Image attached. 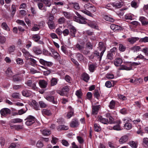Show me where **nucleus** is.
Wrapping results in <instances>:
<instances>
[{
  "label": "nucleus",
  "instance_id": "nucleus-1",
  "mask_svg": "<svg viewBox=\"0 0 148 148\" xmlns=\"http://www.w3.org/2000/svg\"><path fill=\"white\" fill-rule=\"evenodd\" d=\"M25 120L26 121L25 124L27 126H30L35 123L36 119L34 116L29 115L25 119Z\"/></svg>",
  "mask_w": 148,
  "mask_h": 148
},
{
  "label": "nucleus",
  "instance_id": "nucleus-2",
  "mask_svg": "<svg viewBox=\"0 0 148 148\" xmlns=\"http://www.w3.org/2000/svg\"><path fill=\"white\" fill-rule=\"evenodd\" d=\"M10 113V110L8 108L2 109L0 111V113L2 116H5Z\"/></svg>",
  "mask_w": 148,
  "mask_h": 148
},
{
  "label": "nucleus",
  "instance_id": "nucleus-3",
  "mask_svg": "<svg viewBox=\"0 0 148 148\" xmlns=\"http://www.w3.org/2000/svg\"><path fill=\"white\" fill-rule=\"evenodd\" d=\"M100 108V105L92 106V114L94 115L97 114Z\"/></svg>",
  "mask_w": 148,
  "mask_h": 148
},
{
  "label": "nucleus",
  "instance_id": "nucleus-4",
  "mask_svg": "<svg viewBox=\"0 0 148 148\" xmlns=\"http://www.w3.org/2000/svg\"><path fill=\"white\" fill-rule=\"evenodd\" d=\"M93 53L94 54V56L91 55L90 56V58H92L93 59L94 58V57H96L98 58H99V60H101L102 58V57L103 56H101V53H100L97 50H95L93 52Z\"/></svg>",
  "mask_w": 148,
  "mask_h": 148
},
{
  "label": "nucleus",
  "instance_id": "nucleus-5",
  "mask_svg": "<svg viewBox=\"0 0 148 148\" xmlns=\"http://www.w3.org/2000/svg\"><path fill=\"white\" fill-rule=\"evenodd\" d=\"M40 86L42 88H46L47 85V82L44 80H40L38 82Z\"/></svg>",
  "mask_w": 148,
  "mask_h": 148
},
{
  "label": "nucleus",
  "instance_id": "nucleus-6",
  "mask_svg": "<svg viewBox=\"0 0 148 148\" xmlns=\"http://www.w3.org/2000/svg\"><path fill=\"white\" fill-rule=\"evenodd\" d=\"M79 125L78 120L76 119H73L70 123V126L72 127H75Z\"/></svg>",
  "mask_w": 148,
  "mask_h": 148
},
{
  "label": "nucleus",
  "instance_id": "nucleus-7",
  "mask_svg": "<svg viewBox=\"0 0 148 148\" xmlns=\"http://www.w3.org/2000/svg\"><path fill=\"white\" fill-rule=\"evenodd\" d=\"M99 47L100 51H101V56L103 55L104 52L106 50L105 46L104 45L102 42H100L99 44Z\"/></svg>",
  "mask_w": 148,
  "mask_h": 148
},
{
  "label": "nucleus",
  "instance_id": "nucleus-8",
  "mask_svg": "<svg viewBox=\"0 0 148 148\" xmlns=\"http://www.w3.org/2000/svg\"><path fill=\"white\" fill-rule=\"evenodd\" d=\"M45 98L47 100L52 102L53 104H56L58 103L57 101H55L54 97L51 95H47Z\"/></svg>",
  "mask_w": 148,
  "mask_h": 148
},
{
  "label": "nucleus",
  "instance_id": "nucleus-9",
  "mask_svg": "<svg viewBox=\"0 0 148 148\" xmlns=\"http://www.w3.org/2000/svg\"><path fill=\"white\" fill-rule=\"evenodd\" d=\"M41 112L43 115H45L47 116H50L52 114L50 110L46 109H42Z\"/></svg>",
  "mask_w": 148,
  "mask_h": 148
},
{
  "label": "nucleus",
  "instance_id": "nucleus-10",
  "mask_svg": "<svg viewBox=\"0 0 148 148\" xmlns=\"http://www.w3.org/2000/svg\"><path fill=\"white\" fill-rule=\"evenodd\" d=\"M123 62L122 59L120 58H118L115 59L114 64L116 66H120Z\"/></svg>",
  "mask_w": 148,
  "mask_h": 148
},
{
  "label": "nucleus",
  "instance_id": "nucleus-11",
  "mask_svg": "<svg viewBox=\"0 0 148 148\" xmlns=\"http://www.w3.org/2000/svg\"><path fill=\"white\" fill-rule=\"evenodd\" d=\"M128 137L127 135L123 136L121 137L119 139V142L120 144H123L127 141L128 140Z\"/></svg>",
  "mask_w": 148,
  "mask_h": 148
},
{
  "label": "nucleus",
  "instance_id": "nucleus-12",
  "mask_svg": "<svg viewBox=\"0 0 148 148\" xmlns=\"http://www.w3.org/2000/svg\"><path fill=\"white\" fill-rule=\"evenodd\" d=\"M98 121L104 124H107L109 123L108 120L107 119L103 118L101 116L98 117Z\"/></svg>",
  "mask_w": 148,
  "mask_h": 148
},
{
  "label": "nucleus",
  "instance_id": "nucleus-13",
  "mask_svg": "<svg viewBox=\"0 0 148 148\" xmlns=\"http://www.w3.org/2000/svg\"><path fill=\"white\" fill-rule=\"evenodd\" d=\"M40 131L42 134L44 136H48L51 133V132L49 130L47 129H41Z\"/></svg>",
  "mask_w": 148,
  "mask_h": 148
},
{
  "label": "nucleus",
  "instance_id": "nucleus-14",
  "mask_svg": "<svg viewBox=\"0 0 148 148\" xmlns=\"http://www.w3.org/2000/svg\"><path fill=\"white\" fill-rule=\"evenodd\" d=\"M38 6L39 8L41 10H43V12H45L47 11L46 7L44 6L43 3L40 2L38 4Z\"/></svg>",
  "mask_w": 148,
  "mask_h": 148
},
{
  "label": "nucleus",
  "instance_id": "nucleus-15",
  "mask_svg": "<svg viewBox=\"0 0 148 148\" xmlns=\"http://www.w3.org/2000/svg\"><path fill=\"white\" fill-rule=\"evenodd\" d=\"M139 39V38L138 37H131L128 38L127 40L130 43L133 44Z\"/></svg>",
  "mask_w": 148,
  "mask_h": 148
},
{
  "label": "nucleus",
  "instance_id": "nucleus-16",
  "mask_svg": "<svg viewBox=\"0 0 148 148\" xmlns=\"http://www.w3.org/2000/svg\"><path fill=\"white\" fill-rule=\"evenodd\" d=\"M69 29L71 36L73 37H75L76 30L75 27L73 26H71L70 27Z\"/></svg>",
  "mask_w": 148,
  "mask_h": 148
},
{
  "label": "nucleus",
  "instance_id": "nucleus-17",
  "mask_svg": "<svg viewBox=\"0 0 148 148\" xmlns=\"http://www.w3.org/2000/svg\"><path fill=\"white\" fill-rule=\"evenodd\" d=\"M45 5L46 7H49L51 5V1L49 0H41V1Z\"/></svg>",
  "mask_w": 148,
  "mask_h": 148
},
{
  "label": "nucleus",
  "instance_id": "nucleus-18",
  "mask_svg": "<svg viewBox=\"0 0 148 148\" xmlns=\"http://www.w3.org/2000/svg\"><path fill=\"white\" fill-rule=\"evenodd\" d=\"M130 146L132 148H137V147L138 142L137 141H132L128 143Z\"/></svg>",
  "mask_w": 148,
  "mask_h": 148
},
{
  "label": "nucleus",
  "instance_id": "nucleus-19",
  "mask_svg": "<svg viewBox=\"0 0 148 148\" xmlns=\"http://www.w3.org/2000/svg\"><path fill=\"white\" fill-rule=\"evenodd\" d=\"M33 50L36 54L38 55L41 54L42 53V50L37 47H33Z\"/></svg>",
  "mask_w": 148,
  "mask_h": 148
},
{
  "label": "nucleus",
  "instance_id": "nucleus-20",
  "mask_svg": "<svg viewBox=\"0 0 148 148\" xmlns=\"http://www.w3.org/2000/svg\"><path fill=\"white\" fill-rule=\"evenodd\" d=\"M113 6L116 8H121L123 5L122 3L120 2H116L112 4Z\"/></svg>",
  "mask_w": 148,
  "mask_h": 148
},
{
  "label": "nucleus",
  "instance_id": "nucleus-21",
  "mask_svg": "<svg viewBox=\"0 0 148 148\" xmlns=\"http://www.w3.org/2000/svg\"><path fill=\"white\" fill-rule=\"evenodd\" d=\"M47 24L50 29H53L55 28V25L54 21H48Z\"/></svg>",
  "mask_w": 148,
  "mask_h": 148
},
{
  "label": "nucleus",
  "instance_id": "nucleus-22",
  "mask_svg": "<svg viewBox=\"0 0 148 148\" xmlns=\"http://www.w3.org/2000/svg\"><path fill=\"white\" fill-rule=\"evenodd\" d=\"M132 69V66L130 67H127L125 65H122L119 68V70H125L127 71L130 70Z\"/></svg>",
  "mask_w": 148,
  "mask_h": 148
},
{
  "label": "nucleus",
  "instance_id": "nucleus-23",
  "mask_svg": "<svg viewBox=\"0 0 148 148\" xmlns=\"http://www.w3.org/2000/svg\"><path fill=\"white\" fill-rule=\"evenodd\" d=\"M145 18L143 16L139 18V20L143 25H146L148 24V22L145 21Z\"/></svg>",
  "mask_w": 148,
  "mask_h": 148
},
{
  "label": "nucleus",
  "instance_id": "nucleus-24",
  "mask_svg": "<svg viewBox=\"0 0 148 148\" xmlns=\"http://www.w3.org/2000/svg\"><path fill=\"white\" fill-rule=\"evenodd\" d=\"M143 47V46L141 45L140 46H134L132 47L131 49L134 52H135L138 51H141V47Z\"/></svg>",
  "mask_w": 148,
  "mask_h": 148
},
{
  "label": "nucleus",
  "instance_id": "nucleus-25",
  "mask_svg": "<svg viewBox=\"0 0 148 148\" xmlns=\"http://www.w3.org/2000/svg\"><path fill=\"white\" fill-rule=\"evenodd\" d=\"M69 108L70 109V111L67 113L66 116L68 118H70L73 114V110L71 106H69Z\"/></svg>",
  "mask_w": 148,
  "mask_h": 148
},
{
  "label": "nucleus",
  "instance_id": "nucleus-26",
  "mask_svg": "<svg viewBox=\"0 0 148 148\" xmlns=\"http://www.w3.org/2000/svg\"><path fill=\"white\" fill-rule=\"evenodd\" d=\"M68 127L64 125H59L57 127V129L58 131L66 130L68 129Z\"/></svg>",
  "mask_w": 148,
  "mask_h": 148
},
{
  "label": "nucleus",
  "instance_id": "nucleus-27",
  "mask_svg": "<svg viewBox=\"0 0 148 148\" xmlns=\"http://www.w3.org/2000/svg\"><path fill=\"white\" fill-rule=\"evenodd\" d=\"M16 48L15 46L12 45L10 46L8 49V51L9 53H11L13 52L15 50Z\"/></svg>",
  "mask_w": 148,
  "mask_h": 148
},
{
  "label": "nucleus",
  "instance_id": "nucleus-28",
  "mask_svg": "<svg viewBox=\"0 0 148 148\" xmlns=\"http://www.w3.org/2000/svg\"><path fill=\"white\" fill-rule=\"evenodd\" d=\"M81 11L82 12L88 16L91 17L93 16V14L90 11L86 9H82Z\"/></svg>",
  "mask_w": 148,
  "mask_h": 148
},
{
  "label": "nucleus",
  "instance_id": "nucleus-29",
  "mask_svg": "<svg viewBox=\"0 0 148 148\" xmlns=\"http://www.w3.org/2000/svg\"><path fill=\"white\" fill-rule=\"evenodd\" d=\"M1 26L3 29L6 31H9L10 30L9 27L8 26L7 23L5 22L2 23L1 24Z\"/></svg>",
  "mask_w": 148,
  "mask_h": 148
},
{
  "label": "nucleus",
  "instance_id": "nucleus-30",
  "mask_svg": "<svg viewBox=\"0 0 148 148\" xmlns=\"http://www.w3.org/2000/svg\"><path fill=\"white\" fill-rule=\"evenodd\" d=\"M22 94L23 96L26 97H29L31 95L30 92L26 90H23Z\"/></svg>",
  "mask_w": 148,
  "mask_h": 148
},
{
  "label": "nucleus",
  "instance_id": "nucleus-31",
  "mask_svg": "<svg viewBox=\"0 0 148 148\" xmlns=\"http://www.w3.org/2000/svg\"><path fill=\"white\" fill-rule=\"evenodd\" d=\"M110 27L112 29L115 31L120 29L121 28L120 26L114 24H112L110 26Z\"/></svg>",
  "mask_w": 148,
  "mask_h": 148
},
{
  "label": "nucleus",
  "instance_id": "nucleus-32",
  "mask_svg": "<svg viewBox=\"0 0 148 148\" xmlns=\"http://www.w3.org/2000/svg\"><path fill=\"white\" fill-rule=\"evenodd\" d=\"M83 79L84 81L87 82L89 79V77L86 73H84L82 75Z\"/></svg>",
  "mask_w": 148,
  "mask_h": 148
},
{
  "label": "nucleus",
  "instance_id": "nucleus-33",
  "mask_svg": "<svg viewBox=\"0 0 148 148\" xmlns=\"http://www.w3.org/2000/svg\"><path fill=\"white\" fill-rule=\"evenodd\" d=\"M32 38V39L36 42L38 41L40 38V36L38 34L34 35Z\"/></svg>",
  "mask_w": 148,
  "mask_h": 148
},
{
  "label": "nucleus",
  "instance_id": "nucleus-34",
  "mask_svg": "<svg viewBox=\"0 0 148 148\" xmlns=\"http://www.w3.org/2000/svg\"><path fill=\"white\" fill-rule=\"evenodd\" d=\"M94 130L95 131L99 132L101 130V127L99 124L95 123L94 124Z\"/></svg>",
  "mask_w": 148,
  "mask_h": 148
},
{
  "label": "nucleus",
  "instance_id": "nucleus-35",
  "mask_svg": "<svg viewBox=\"0 0 148 148\" xmlns=\"http://www.w3.org/2000/svg\"><path fill=\"white\" fill-rule=\"evenodd\" d=\"M23 121V120L19 118L13 119L11 120V122L12 123H20Z\"/></svg>",
  "mask_w": 148,
  "mask_h": 148
},
{
  "label": "nucleus",
  "instance_id": "nucleus-36",
  "mask_svg": "<svg viewBox=\"0 0 148 148\" xmlns=\"http://www.w3.org/2000/svg\"><path fill=\"white\" fill-rule=\"evenodd\" d=\"M39 104L41 108H44L47 107L48 105L42 101H40L39 102Z\"/></svg>",
  "mask_w": 148,
  "mask_h": 148
},
{
  "label": "nucleus",
  "instance_id": "nucleus-37",
  "mask_svg": "<svg viewBox=\"0 0 148 148\" xmlns=\"http://www.w3.org/2000/svg\"><path fill=\"white\" fill-rule=\"evenodd\" d=\"M115 54V53L109 52L107 56V58L110 60H112L113 58V56Z\"/></svg>",
  "mask_w": 148,
  "mask_h": 148
},
{
  "label": "nucleus",
  "instance_id": "nucleus-38",
  "mask_svg": "<svg viewBox=\"0 0 148 148\" xmlns=\"http://www.w3.org/2000/svg\"><path fill=\"white\" fill-rule=\"evenodd\" d=\"M84 45H80L79 44H77L76 45V48L81 52L84 49Z\"/></svg>",
  "mask_w": 148,
  "mask_h": 148
},
{
  "label": "nucleus",
  "instance_id": "nucleus-39",
  "mask_svg": "<svg viewBox=\"0 0 148 148\" xmlns=\"http://www.w3.org/2000/svg\"><path fill=\"white\" fill-rule=\"evenodd\" d=\"M57 83V79L55 78H53L51 80V86H54Z\"/></svg>",
  "mask_w": 148,
  "mask_h": 148
},
{
  "label": "nucleus",
  "instance_id": "nucleus-40",
  "mask_svg": "<svg viewBox=\"0 0 148 148\" xmlns=\"http://www.w3.org/2000/svg\"><path fill=\"white\" fill-rule=\"evenodd\" d=\"M7 75L8 77H10L12 75V72L11 70V69L10 68H8L7 70L6 71Z\"/></svg>",
  "mask_w": 148,
  "mask_h": 148
},
{
  "label": "nucleus",
  "instance_id": "nucleus-41",
  "mask_svg": "<svg viewBox=\"0 0 148 148\" xmlns=\"http://www.w3.org/2000/svg\"><path fill=\"white\" fill-rule=\"evenodd\" d=\"M33 103L34 109L36 110H40L38 103L34 100L33 101Z\"/></svg>",
  "mask_w": 148,
  "mask_h": 148
},
{
  "label": "nucleus",
  "instance_id": "nucleus-42",
  "mask_svg": "<svg viewBox=\"0 0 148 148\" xmlns=\"http://www.w3.org/2000/svg\"><path fill=\"white\" fill-rule=\"evenodd\" d=\"M89 25L91 27L95 29H97L98 28V26L97 24L93 22H90L89 24Z\"/></svg>",
  "mask_w": 148,
  "mask_h": 148
},
{
  "label": "nucleus",
  "instance_id": "nucleus-43",
  "mask_svg": "<svg viewBox=\"0 0 148 148\" xmlns=\"http://www.w3.org/2000/svg\"><path fill=\"white\" fill-rule=\"evenodd\" d=\"M104 18L106 21L111 22H113L114 21V20L113 18L110 17L107 15L105 16H104Z\"/></svg>",
  "mask_w": 148,
  "mask_h": 148
},
{
  "label": "nucleus",
  "instance_id": "nucleus-44",
  "mask_svg": "<svg viewBox=\"0 0 148 148\" xmlns=\"http://www.w3.org/2000/svg\"><path fill=\"white\" fill-rule=\"evenodd\" d=\"M124 127L127 130H129L132 128V124L130 123H127L125 124Z\"/></svg>",
  "mask_w": 148,
  "mask_h": 148
},
{
  "label": "nucleus",
  "instance_id": "nucleus-45",
  "mask_svg": "<svg viewBox=\"0 0 148 148\" xmlns=\"http://www.w3.org/2000/svg\"><path fill=\"white\" fill-rule=\"evenodd\" d=\"M94 96L97 99H99L100 95L98 90H95L94 91Z\"/></svg>",
  "mask_w": 148,
  "mask_h": 148
},
{
  "label": "nucleus",
  "instance_id": "nucleus-46",
  "mask_svg": "<svg viewBox=\"0 0 148 148\" xmlns=\"http://www.w3.org/2000/svg\"><path fill=\"white\" fill-rule=\"evenodd\" d=\"M76 58L79 60H81L83 59V56L82 54L80 53H77L76 55Z\"/></svg>",
  "mask_w": 148,
  "mask_h": 148
},
{
  "label": "nucleus",
  "instance_id": "nucleus-47",
  "mask_svg": "<svg viewBox=\"0 0 148 148\" xmlns=\"http://www.w3.org/2000/svg\"><path fill=\"white\" fill-rule=\"evenodd\" d=\"M143 143L144 146L145 147H148V138H144L143 139Z\"/></svg>",
  "mask_w": 148,
  "mask_h": 148
},
{
  "label": "nucleus",
  "instance_id": "nucleus-48",
  "mask_svg": "<svg viewBox=\"0 0 148 148\" xmlns=\"http://www.w3.org/2000/svg\"><path fill=\"white\" fill-rule=\"evenodd\" d=\"M6 40V38L3 36L0 35V43L1 44H4Z\"/></svg>",
  "mask_w": 148,
  "mask_h": 148
},
{
  "label": "nucleus",
  "instance_id": "nucleus-49",
  "mask_svg": "<svg viewBox=\"0 0 148 148\" xmlns=\"http://www.w3.org/2000/svg\"><path fill=\"white\" fill-rule=\"evenodd\" d=\"M86 19L82 16L79 18V23L82 24H85L86 23Z\"/></svg>",
  "mask_w": 148,
  "mask_h": 148
},
{
  "label": "nucleus",
  "instance_id": "nucleus-50",
  "mask_svg": "<svg viewBox=\"0 0 148 148\" xmlns=\"http://www.w3.org/2000/svg\"><path fill=\"white\" fill-rule=\"evenodd\" d=\"M95 68V65L93 64H91L89 66V69L91 72H93Z\"/></svg>",
  "mask_w": 148,
  "mask_h": 148
},
{
  "label": "nucleus",
  "instance_id": "nucleus-51",
  "mask_svg": "<svg viewBox=\"0 0 148 148\" xmlns=\"http://www.w3.org/2000/svg\"><path fill=\"white\" fill-rule=\"evenodd\" d=\"M40 26L39 25H34L32 29V30L36 31L39 30L40 29Z\"/></svg>",
  "mask_w": 148,
  "mask_h": 148
},
{
  "label": "nucleus",
  "instance_id": "nucleus-52",
  "mask_svg": "<svg viewBox=\"0 0 148 148\" xmlns=\"http://www.w3.org/2000/svg\"><path fill=\"white\" fill-rule=\"evenodd\" d=\"M131 6L134 8H136L138 7V4L136 1L134 0L131 3Z\"/></svg>",
  "mask_w": 148,
  "mask_h": 148
},
{
  "label": "nucleus",
  "instance_id": "nucleus-53",
  "mask_svg": "<svg viewBox=\"0 0 148 148\" xmlns=\"http://www.w3.org/2000/svg\"><path fill=\"white\" fill-rule=\"evenodd\" d=\"M86 47L88 49H92L93 47L92 44L90 42H88L86 45Z\"/></svg>",
  "mask_w": 148,
  "mask_h": 148
},
{
  "label": "nucleus",
  "instance_id": "nucleus-54",
  "mask_svg": "<svg viewBox=\"0 0 148 148\" xmlns=\"http://www.w3.org/2000/svg\"><path fill=\"white\" fill-rule=\"evenodd\" d=\"M141 51L144 52L146 55H148V47H146L144 48L141 47Z\"/></svg>",
  "mask_w": 148,
  "mask_h": 148
},
{
  "label": "nucleus",
  "instance_id": "nucleus-55",
  "mask_svg": "<svg viewBox=\"0 0 148 148\" xmlns=\"http://www.w3.org/2000/svg\"><path fill=\"white\" fill-rule=\"evenodd\" d=\"M115 105V101L112 100L110 102V104L109 105V107L110 109H113Z\"/></svg>",
  "mask_w": 148,
  "mask_h": 148
},
{
  "label": "nucleus",
  "instance_id": "nucleus-56",
  "mask_svg": "<svg viewBox=\"0 0 148 148\" xmlns=\"http://www.w3.org/2000/svg\"><path fill=\"white\" fill-rule=\"evenodd\" d=\"M43 53L45 55L51 56V53L49 52L47 50L44 49L42 51Z\"/></svg>",
  "mask_w": 148,
  "mask_h": 148
},
{
  "label": "nucleus",
  "instance_id": "nucleus-57",
  "mask_svg": "<svg viewBox=\"0 0 148 148\" xmlns=\"http://www.w3.org/2000/svg\"><path fill=\"white\" fill-rule=\"evenodd\" d=\"M139 42H148V37H145L144 38H140L139 40Z\"/></svg>",
  "mask_w": 148,
  "mask_h": 148
},
{
  "label": "nucleus",
  "instance_id": "nucleus-58",
  "mask_svg": "<svg viewBox=\"0 0 148 148\" xmlns=\"http://www.w3.org/2000/svg\"><path fill=\"white\" fill-rule=\"evenodd\" d=\"M126 49V47L125 46L123 45L122 44H120L119 47V50L121 51H124Z\"/></svg>",
  "mask_w": 148,
  "mask_h": 148
},
{
  "label": "nucleus",
  "instance_id": "nucleus-59",
  "mask_svg": "<svg viewBox=\"0 0 148 148\" xmlns=\"http://www.w3.org/2000/svg\"><path fill=\"white\" fill-rule=\"evenodd\" d=\"M12 97L14 98H19V94L18 93L15 92L13 93L12 95Z\"/></svg>",
  "mask_w": 148,
  "mask_h": 148
},
{
  "label": "nucleus",
  "instance_id": "nucleus-60",
  "mask_svg": "<svg viewBox=\"0 0 148 148\" xmlns=\"http://www.w3.org/2000/svg\"><path fill=\"white\" fill-rule=\"evenodd\" d=\"M36 146L38 148H41L43 146V143L40 141H38L36 143Z\"/></svg>",
  "mask_w": 148,
  "mask_h": 148
},
{
  "label": "nucleus",
  "instance_id": "nucleus-61",
  "mask_svg": "<svg viewBox=\"0 0 148 148\" xmlns=\"http://www.w3.org/2000/svg\"><path fill=\"white\" fill-rule=\"evenodd\" d=\"M22 51L23 53L25 55V56H29L30 55V54L29 52L26 50L25 49H22Z\"/></svg>",
  "mask_w": 148,
  "mask_h": 148
},
{
  "label": "nucleus",
  "instance_id": "nucleus-62",
  "mask_svg": "<svg viewBox=\"0 0 148 148\" xmlns=\"http://www.w3.org/2000/svg\"><path fill=\"white\" fill-rule=\"evenodd\" d=\"M65 18L64 17H62L60 18L58 20V23L60 24H62L65 21Z\"/></svg>",
  "mask_w": 148,
  "mask_h": 148
},
{
  "label": "nucleus",
  "instance_id": "nucleus-63",
  "mask_svg": "<svg viewBox=\"0 0 148 148\" xmlns=\"http://www.w3.org/2000/svg\"><path fill=\"white\" fill-rule=\"evenodd\" d=\"M62 33L64 36H66L69 34V32L68 29H65L62 32Z\"/></svg>",
  "mask_w": 148,
  "mask_h": 148
},
{
  "label": "nucleus",
  "instance_id": "nucleus-64",
  "mask_svg": "<svg viewBox=\"0 0 148 148\" xmlns=\"http://www.w3.org/2000/svg\"><path fill=\"white\" fill-rule=\"evenodd\" d=\"M76 95L79 98H81L82 96V93L80 90H78L76 91Z\"/></svg>",
  "mask_w": 148,
  "mask_h": 148
}]
</instances>
